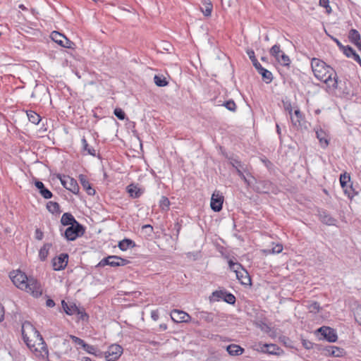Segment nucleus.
Here are the masks:
<instances>
[{
    "label": "nucleus",
    "instance_id": "dca6fc26",
    "mask_svg": "<svg viewBox=\"0 0 361 361\" xmlns=\"http://www.w3.org/2000/svg\"><path fill=\"white\" fill-rule=\"evenodd\" d=\"M236 278L243 285L248 286L251 284V279L249 276L248 272L245 269H240L237 271Z\"/></svg>",
    "mask_w": 361,
    "mask_h": 361
},
{
    "label": "nucleus",
    "instance_id": "c03bdc74",
    "mask_svg": "<svg viewBox=\"0 0 361 361\" xmlns=\"http://www.w3.org/2000/svg\"><path fill=\"white\" fill-rule=\"evenodd\" d=\"M343 190L349 197H353L356 194L353 186L349 184L347 187L345 188V189H343Z\"/></svg>",
    "mask_w": 361,
    "mask_h": 361
},
{
    "label": "nucleus",
    "instance_id": "680f3d73",
    "mask_svg": "<svg viewBox=\"0 0 361 361\" xmlns=\"http://www.w3.org/2000/svg\"><path fill=\"white\" fill-rule=\"evenodd\" d=\"M331 39L334 40V42H336V44H337V46L339 47V49L341 50L344 45H343L341 44V42L338 39H336V38H335L334 37H331Z\"/></svg>",
    "mask_w": 361,
    "mask_h": 361
},
{
    "label": "nucleus",
    "instance_id": "2eb2a0df",
    "mask_svg": "<svg viewBox=\"0 0 361 361\" xmlns=\"http://www.w3.org/2000/svg\"><path fill=\"white\" fill-rule=\"evenodd\" d=\"M213 297H214L217 300L220 299H223L225 302L233 305L235 302V296L231 293H228L226 292L219 290L215 291L212 293Z\"/></svg>",
    "mask_w": 361,
    "mask_h": 361
},
{
    "label": "nucleus",
    "instance_id": "423d86ee",
    "mask_svg": "<svg viewBox=\"0 0 361 361\" xmlns=\"http://www.w3.org/2000/svg\"><path fill=\"white\" fill-rule=\"evenodd\" d=\"M83 233L82 226L79 223H76L66 229L64 235L68 240H75L78 237L82 235Z\"/></svg>",
    "mask_w": 361,
    "mask_h": 361
},
{
    "label": "nucleus",
    "instance_id": "052dcab7",
    "mask_svg": "<svg viewBox=\"0 0 361 361\" xmlns=\"http://www.w3.org/2000/svg\"><path fill=\"white\" fill-rule=\"evenodd\" d=\"M231 164L233 166V167H234L235 169H236V166H238L239 168L242 166L240 162L237 160H235V159L232 160L231 161Z\"/></svg>",
    "mask_w": 361,
    "mask_h": 361
},
{
    "label": "nucleus",
    "instance_id": "f3484780",
    "mask_svg": "<svg viewBox=\"0 0 361 361\" xmlns=\"http://www.w3.org/2000/svg\"><path fill=\"white\" fill-rule=\"evenodd\" d=\"M35 185L38 189L39 192L44 199H50L52 197V192L44 187V183L39 180L35 181Z\"/></svg>",
    "mask_w": 361,
    "mask_h": 361
},
{
    "label": "nucleus",
    "instance_id": "e433bc0d",
    "mask_svg": "<svg viewBox=\"0 0 361 361\" xmlns=\"http://www.w3.org/2000/svg\"><path fill=\"white\" fill-rule=\"evenodd\" d=\"M81 141H82L83 150L87 151V154H89L90 155L95 156V154H96L95 149L89 146L86 139L85 137H83Z\"/></svg>",
    "mask_w": 361,
    "mask_h": 361
},
{
    "label": "nucleus",
    "instance_id": "5fc2aeb1",
    "mask_svg": "<svg viewBox=\"0 0 361 361\" xmlns=\"http://www.w3.org/2000/svg\"><path fill=\"white\" fill-rule=\"evenodd\" d=\"M151 317L154 321H157L159 319V312L158 310H152L151 312Z\"/></svg>",
    "mask_w": 361,
    "mask_h": 361
},
{
    "label": "nucleus",
    "instance_id": "37998d69",
    "mask_svg": "<svg viewBox=\"0 0 361 361\" xmlns=\"http://www.w3.org/2000/svg\"><path fill=\"white\" fill-rule=\"evenodd\" d=\"M69 337L75 344L81 346L82 348H84V345H85L86 344V343L82 339L75 336L70 335Z\"/></svg>",
    "mask_w": 361,
    "mask_h": 361
},
{
    "label": "nucleus",
    "instance_id": "2f4dec72",
    "mask_svg": "<svg viewBox=\"0 0 361 361\" xmlns=\"http://www.w3.org/2000/svg\"><path fill=\"white\" fill-rule=\"evenodd\" d=\"M47 209L51 214H58L60 212V207L57 202L49 201L47 204Z\"/></svg>",
    "mask_w": 361,
    "mask_h": 361
},
{
    "label": "nucleus",
    "instance_id": "864d4df0",
    "mask_svg": "<svg viewBox=\"0 0 361 361\" xmlns=\"http://www.w3.org/2000/svg\"><path fill=\"white\" fill-rule=\"evenodd\" d=\"M62 306H63V308L64 309L65 312H66V314H73L72 310L68 307L67 303H66L64 301H62Z\"/></svg>",
    "mask_w": 361,
    "mask_h": 361
},
{
    "label": "nucleus",
    "instance_id": "4be33fe9",
    "mask_svg": "<svg viewBox=\"0 0 361 361\" xmlns=\"http://www.w3.org/2000/svg\"><path fill=\"white\" fill-rule=\"evenodd\" d=\"M203 7L200 8L201 11L204 14V16L209 17L211 16L213 5L210 0H203L202 1Z\"/></svg>",
    "mask_w": 361,
    "mask_h": 361
},
{
    "label": "nucleus",
    "instance_id": "bf43d9fd",
    "mask_svg": "<svg viewBox=\"0 0 361 361\" xmlns=\"http://www.w3.org/2000/svg\"><path fill=\"white\" fill-rule=\"evenodd\" d=\"M46 305H47V307H54V305H55V302H54V301L53 300H51V299H48V300H47V301H46Z\"/></svg>",
    "mask_w": 361,
    "mask_h": 361
},
{
    "label": "nucleus",
    "instance_id": "72a5a7b5",
    "mask_svg": "<svg viewBox=\"0 0 361 361\" xmlns=\"http://www.w3.org/2000/svg\"><path fill=\"white\" fill-rule=\"evenodd\" d=\"M83 349L89 354L94 355L95 356H101L102 353L98 350L94 346L87 343L84 345Z\"/></svg>",
    "mask_w": 361,
    "mask_h": 361
},
{
    "label": "nucleus",
    "instance_id": "4468645a",
    "mask_svg": "<svg viewBox=\"0 0 361 361\" xmlns=\"http://www.w3.org/2000/svg\"><path fill=\"white\" fill-rule=\"evenodd\" d=\"M68 257L67 254H61L58 257L54 258L52 262L54 269L60 271L65 269L68 264Z\"/></svg>",
    "mask_w": 361,
    "mask_h": 361
},
{
    "label": "nucleus",
    "instance_id": "8fccbe9b",
    "mask_svg": "<svg viewBox=\"0 0 361 361\" xmlns=\"http://www.w3.org/2000/svg\"><path fill=\"white\" fill-rule=\"evenodd\" d=\"M35 238L36 239L40 240H42L43 238L44 234H43V232L41 230L37 228L35 230Z\"/></svg>",
    "mask_w": 361,
    "mask_h": 361
},
{
    "label": "nucleus",
    "instance_id": "774afa93",
    "mask_svg": "<svg viewBox=\"0 0 361 361\" xmlns=\"http://www.w3.org/2000/svg\"><path fill=\"white\" fill-rule=\"evenodd\" d=\"M265 39H266V40H269V37L267 36V37H265Z\"/></svg>",
    "mask_w": 361,
    "mask_h": 361
},
{
    "label": "nucleus",
    "instance_id": "aec40b11",
    "mask_svg": "<svg viewBox=\"0 0 361 361\" xmlns=\"http://www.w3.org/2000/svg\"><path fill=\"white\" fill-rule=\"evenodd\" d=\"M317 137L319 140L322 147H326L329 145L328 136L326 133L322 129L316 131Z\"/></svg>",
    "mask_w": 361,
    "mask_h": 361
},
{
    "label": "nucleus",
    "instance_id": "f257e3e1",
    "mask_svg": "<svg viewBox=\"0 0 361 361\" xmlns=\"http://www.w3.org/2000/svg\"><path fill=\"white\" fill-rule=\"evenodd\" d=\"M311 68L314 77L326 85V91L330 94L335 93L338 82L337 73L334 69L317 58L312 59Z\"/></svg>",
    "mask_w": 361,
    "mask_h": 361
},
{
    "label": "nucleus",
    "instance_id": "1a4fd4ad",
    "mask_svg": "<svg viewBox=\"0 0 361 361\" xmlns=\"http://www.w3.org/2000/svg\"><path fill=\"white\" fill-rule=\"evenodd\" d=\"M60 180L63 186L73 193L77 194L79 192L78 184L74 178L70 176H63L60 178Z\"/></svg>",
    "mask_w": 361,
    "mask_h": 361
},
{
    "label": "nucleus",
    "instance_id": "9b49d317",
    "mask_svg": "<svg viewBox=\"0 0 361 361\" xmlns=\"http://www.w3.org/2000/svg\"><path fill=\"white\" fill-rule=\"evenodd\" d=\"M224 197L219 191H214L211 197L210 206L214 212H219L222 209Z\"/></svg>",
    "mask_w": 361,
    "mask_h": 361
},
{
    "label": "nucleus",
    "instance_id": "13d9d810",
    "mask_svg": "<svg viewBox=\"0 0 361 361\" xmlns=\"http://www.w3.org/2000/svg\"><path fill=\"white\" fill-rule=\"evenodd\" d=\"M247 54L249 58L250 59L251 61H253V60L257 59L255 58V52L253 50H250V49L247 50Z\"/></svg>",
    "mask_w": 361,
    "mask_h": 361
},
{
    "label": "nucleus",
    "instance_id": "f03ea898",
    "mask_svg": "<svg viewBox=\"0 0 361 361\" xmlns=\"http://www.w3.org/2000/svg\"><path fill=\"white\" fill-rule=\"evenodd\" d=\"M22 336L27 346L37 353V356L47 358L49 350L39 332L30 322H25L22 325Z\"/></svg>",
    "mask_w": 361,
    "mask_h": 361
},
{
    "label": "nucleus",
    "instance_id": "09e8293b",
    "mask_svg": "<svg viewBox=\"0 0 361 361\" xmlns=\"http://www.w3.org/2000/svg\"><path fill=\"white\" fill-rule=\"evenodd\" d=\"M355 318L356 322L361 325V305L357 307L355 310Z\"/></svg>",
    "mask_w": 361,
    "mask_h": 361
},
{
    "label": "nucleus",
    "instance_id": "0e129e2a",
    "mask_svg": "<svg viewBox=\"0 0 361 361\" xmlns=\"http://www.w3.org/2000/svg\"><path fill=\"white\" fill-rule=\"evenodd\" d=\"M82 361H91V359L90 357H85L82 358Z\"/></svg>",
    "mask_w": 361,
    "mask_h": 361
},
{
    "label": "nucleus",
    "instance_id": "6ab92c4d",
    "mask_svg": "<svg viewBox=\"0 0 361 361\" xmlns=\"http://www.w3.org/2000/svg\"><path fill=\"white\" fill-rule=\"evenodd\" d=\"M127 192L133 198H137L142 194V190L135 184H130L127 187Z\"/></svg>",
    "mask_w": 361,
    "mask_h": 361
},
{
    "label": "nucleus",
    "instance_id": "f704fd0d",
    "mask_svg": "<svg viewBox=\"0 0 361 361\" xmlns=\"http://www.w3.org/2000/svg\"><path fill=\"white\" fill-rule=\"evenodd\" d=\"M154 82L158 87H165L168 85L166 78L162 75H155Z\"/></svg>",
    "mask_w": 361,
    "mask_h": 361
},
{
    "label": "nucleus",
    "instance_id": "603ef678",
    "mask_svg": "<svg viewBox=\"0 0 361 361\" xmlns=\"http://www.w3.org/2000/svg\"><path fill=\"white\" fill-rule=\"evenodd\" d=\"M284 109H285L286 111H287L288 112L290 116L292 115L293 109H292L291 104L290 102H285L284 103Z\"/></svg>",
    "mask_w": 361,
    "mask_h": 361
},
{
    "label": "nucleus",
    "instance_id": "c85d7f7f",
    "mask_svg": "<svg viewBox=\"0 0 361 361\" xmlns=\"http://www.w3.org/2000/svg\"><path fill=\"white\" fill-rule=\"evenodd\" d=\"M27 116L28 120L35 125L38 124L41 121V117L39 116V115L33 111H27Z\"/></svg>",
    "mask_w": 361,
    "mask_h": 361
},
{
    "label": "nucleus",
    "instance_id": "20e7f679",
    "mask_svg": "<svg viewBox=\"0 0 361 361\" xmlns=\"http://www.w3.org/2000/svg\"><path fill=\"white\" fill-rule=\"evenodd\" d=\"M271 56L274 57L276 61L283 66H289L290 59L281 49L279 44L274 45L269 50Z\"/></svg>",
    "mask_w": 361,
    "mask_h": 361
},
{
    "label": "nucleus",
    "instance_id": "6e6552de",
    "mask_svg": "<svg viewBox=\"0 0 361 361\" xmlns=\"http://www.w3.org/2000/svg\"><path fill=\"white\" fill-rule=\"evenodd\" d=\"M123 353V348L121 345L113 344L110 345L105 353V357L109 361H115L118 359Z\"/></svg>",
    "mask_w": 361,
    "mask_h": 361
},
{
    "label": "nucleus",
    "instance_id": "de8ad7c7",
    "mask_svg": "<svg viewBox=\"0 0 361 361\" xmlns=\"http://www.w3.org/2000/svg\"><path fill=\"white\" fill-rule=\"evenodd\" d=\"M114 114L115 116L120 120H123L125 118V113L124 111L120 109V108H116L114 110Z\"/></svg>",
    "mask_w": 361,
    "mask_h": 361
},
{
    "label": "nucleus",
    "instance_id": "338daca9",
    "mask_svg": "<svg viewBox=\"0 0 361 361\" xmlns=\"http://www.w3.org/2000/svg\"><path fill=\"white\" fill-rule=\"evenodd\" d=\"M145 227H146V228H147V227H149V228H152V227L150 225H146V226H145Z\"/></svg>",
    "mask_w": 361,
    "mask_h": 361
},
{
    "label": "nucleus",
    "instance_id": "0eeeda50",
    "mask_svg": "<svg viewBox=\"0 0 361 361\" xmlns=\"http://www.w3.org/2000/svg\"><path fill=\"white\" fill-rule=\"evenodd\" d=\"M51 37L54 42L63 47L69 49L73 48L74 43L59 32H52Z\"/></svg>",
    "mask_w": 361,
    "mask_h": 361
},
{
    "label": "nucleus",
    "instance_id": "7ed1b4c3",
    "mask_svg": "<svg viewBox=\"0 0 361 361\" xmlns=\"http://www.w3.org/2000/svg\"><path fill=\"white\" fill-rule=\"evenodd\" d=\"M9 276L18 288L25 290L35 298L42 295V288L37 279L32 277L28 278L25 273L20 270L11 271Z\"/></svg>",
    "mask_w": 361,
    "mask_h": 361
},
{
    "label": "nucleus",
    "instance_id": "cd10ccee",
    "mask_svg": "<svg viewBox=\"0 0 361 361\" xmlns=\"http://www.w3.org/2000/svg\"><path fill=\"white\" fill-rule=\"evenodd\" d=\"M198 317L201 320L210 323L214 321V315L212 313L202 311L198 312Z\"/></svg>",
    "mask_w": 361,
    "mask_h": 361
},
{
    "label": "nucleus",
    "instance_id": "5701e85b",
    "mask_svg": "<svg viewBox=\"0 0 361 361\" xmlns=\"http://www.w3.org/2000/svg\"><path fill=\"white\" fill-rule=\"evenodd\" d=\"M348 38L350 41L355 46L361 42V37L359 32L355 29H351L349 32Z\"/></svg>",
    "mask_w": 361,
    "mask_h": 361
},
{
    "label": "nucleus",
    "instance_id": "ea45409f",
    "mask_svg": "<svg viewBox=\"0 0 361 361\" xmlns=\"http://www.w3.org/2000/svg\"><path fill=\"white\" fill-rule=\"evenodd\" d=\"M308 310L312 313H317L320 310L319 304L317 302H312L307 306Z\"/></svg>",
    "mask_w": 361,
    "mask_h": 361
},
{
    "label": "nucleus",
    "instance_id": "e2e57ef3",
    "mask_svg": "<svg viewBox=\"0 0 361 361\" xmlns=\"http://www.w3.org/2000/svg\"><path fill=\"white\" fill-rule=\"evenodd\" d=\"M276 132H277V133H278L279 135H280V134H281V128H280V127H279V124H276Z\"/></svg>",
    "mask_w": 361,
    "mask_h": 361
},
{
    "label": "nucleus",
    "instance_id": "b1692460",
    "mask_svg": "<svg viewBox=\"0 0 361 361\" xmlns=\"http://www.w3.org/2000/svg\"><path fill=\"white\" fill-rule=\"evenodd\" d=\"M319 217H320L321 221L324 224H327V225H334L336 221V220L335 219L331 217V215H329V214H327L325 212H322L319 214Z\"/></svg>",
    "mask_w": 361,
    "mask_h": 361
},
{
    "label": "nucleus",
    "instance_id": "6e6d98bb",
    "mask_svg": "<svg viewBox=\"0 0 361 361\" xmlns=\"http://www.w3.org/2000/svg\"><path fill=\"white\" fill-rule=\"evenodd\" d=\"M252 62L255 68L257 70V71H260L261 68H263L262 65L258 62L257 59H255Z\"/></svg>",
    "mask_w": 361,
    "mask_h": 361
},
{
    "label": "nucleus",
    "instance_id": "69168bd1",
    "mask_svg": "<svg viewBox=\"0 0 361 361\" xmlns=\"http://www.w3.org/2000/svg\"><path fill=\"white\" fill-rule=\"evenodd\" d=\"M360 51H361V42L357 43V45L356 46Z\"/></svg>",
    "mask_w": 361,
    "mask_h": 361
},
{
    "label": "nucleus",
    "instance_id": "bb28decb",
    "mask_svg": "<svg viewBox=\"0 0 361 361\" xmlns=\"http://www.w3.org/2000/svg\"><path fill=\"white\" fill-rule=\"evenodd\" d=\"M118 247L123 250V251H126L127 250L129 247H134L135 246V243L130 240V239H124L121 241H120L118 243Z\"/></svg>",
    "mask_w": 361,
    "mask_h": 361
},
{
    "label": "nucleus",
    "instance_id": "79ce46f5",
    "mask_svg": "<svg viewBox=\"0 0 361 361\" xmlns=\"http://www.w3.org/2000/svg\"><path fill=\"white\" fill-rule=\"evenodd\" d=\"M345 56L348 58L353 56L355 51L350 46H343L341 49Z\"/></svg>",
    "mask_w": 361,
    "mask_h": 361
},
{
    "label": "nucleus",
    "instance_id": "393cba45",
    "mask_svg": "<svg viewBox=\"0 0 361 361\" xmlns=\"http://www.w3.org/2000/svg\"><path fill=\"white\" fill-rule=\"evenodd\" d=\"M227 351L231 355H240L244 350L238 345L231 344L227 347Z\"/></svg>",
    "mask_w": 361,
    "mask_h": 361
},
{
    "label": "nucleus",
    "instance_id": "a18cd8bd",
    "mask_svg": "<svg viewBox=\"0 0 361 361\" xmlns=\"http://www.w3.org/2000/svg\"><path fill=\"white\" fill-rule=\"evenodd\" d=\"M224 106L229 111H235L236 110V104L233 100L226 102Z\"/></svg>",
    "mask_w": 361,
    "mask_h": 361
},
{
    "label": "nucleus",
    "instance_id": "a211bd4d",
    "mask_svg": "<svg viewBox=\"0 0 361 361\" xmlns=\"http://www.w3.org/2000/svg\"><path fill=\"white\" fill-rule=\"evenodd\" d=\"M79 178L83 189L87 192V193L89 195H94L95 194V190L92 188L91 184L86 179L85 176L80 175Z\"/></svg>",
    "mask_w": 361,
    "mask_h": 361
},
{
    "label": "nucleus",
    "instance_id": "473e14b6",
    "mask_svg": "<svg viewBox=\"0 0 361 361\" xmlns=\"http://www.w3.org/2000/svg\"><path fill=\"white\" fill-rule=\"evenodd\" d=\"M327 352L329 355L334 357H341L344 353L342 348L336 346H331L329 349H327Z\"/></svg>",
    "mask_w": 361,
    "mask_h": 361
},
{
    "label": "nucleus",
    "instance_id": "c756f323",
    "mask_svg": "<svg viewBox=\"0 0 361 361\" xmlns=\"http://www.w3.org/2000/svg\"><path fill=\"white\" fill-rule=\"evenodd\" d=\"M50 247H51V244L46 243L39 250V257L42 261L45 260L46 258L47 257Z\"/></svg>",
    "mask_w": 361,
    "mask_h": 361
},
{
    "label": "nucleus",
    "instance_id": "9d476101",
    "mask_svg": "<svg viewBox=\"0 0 361 361\" xmlns=\"http://www.w3.org/2000/svg\"><path fill=\"white\" fill-rule=\"evenodd\" d=\"M255 349L262 353H267L271 355L279 354L280 348L276 344H267L259 343L255 345Z\"/></svg>",
    "mask_w": 361,
    "mask_h": 361
},
{
    "label": "nucleus",
    "instance_id": "4c0bfd02",
    "mask_svg": "<svg viewBox=\"0 0 361 361\" xmlns=\"http://www.w3.org/2000/svg\"><path fill=\"white\" fill-rule=\"evenodd\" d=\"M283 250V246L281 244H277L273 247L271 250H264V252L268 254H279Z\"/></svg>",
    "mask_w": 361,
    "mask_h": 361
},
{
    "label": "nucleus",
    "instance_id": "ddd939ff",
    "mask_svg": "<svg viewBox=\"0 0 361 361\" xmlns=\"http://www.w3.org/2000/svg\"><path fill=\"white\" fill-rule=\"evenodd\" d=\"M321 335L329 342H335L337 340L336 331L328 326H322L318 329Z\"/></svg>",
    "mask_w": 361,
    "mask_h": 361
},
{
    "label": "nucleus",
    "instance_id": "58836bf2",
    "mask_svg": "<svg viewBox=\"0 0 361 361\" xmlns=\"http://www.w3.org/2000/svg\"><path fill=\"white\" fill-rule=\"evenodd\" d=\"M170 206L169 200L164 196H162L159 201V207L162 210H168Z\"/></svg>",
    "mask_w": 361,
    "mask_h": 361
},
{
    "label": "nucleus",
    "instance_id": "a19ab883",
    "mask_svg": "<svg viewBox=\"0 0 361 361\" xmlns=\"http://www.w3.org/2000/svg\"><path fill=\"white\" fill-rule=\"evenodd\" d=\"M228 265L230 269L234 271L235 274H237V271H240V269H244L240 264L238 262H233L231 259L228 261Z\"/></svg>",
    "mask_w": 361,
    "mask_h": 361
},
{
    "label": "nucleus",
    "instance_id": "a878e982",
    "mask_svg": "<svg viewBox=\"0 0 361 361\" xmlns=\"http://www.w3.org/2000/svg\"><path fill=\"white\" fill-rule=\"evenodd\" d=\"M258 73L262 75V79L266 83H270L273 80L272 73L265 69V68H261L260 71H258Z\"/></svg>",
    "mask_w": 361,
    "mask_h": 361
},
{
    "label": "nucleus",
    "instance_id": "39448f33",
    "mask_svg": "<svg viewBox=\"0 0 361 361\" xmlns=\"http://www.w3.org/2000/svg\"><path fill=\"white\" fill-rule=\"evenodd\" d=\"M129 261L126 259H123L116 255H111L107 257L102 259L97 265V267H104L109 265L111 267H120L125 266L128 264Z\"/></svg>",
    "mask_w": 361,
    "mask_h": 361
},
{
    "label": "nucleus",
    "instance_id": "f8f14e48",
    "mask_svg": "<svg viewBox=\"0 0 361 361\" xmlns=\"http://www.w3.org/2000/svg\"><path fill=\"white\" fill-rule=\"evenodd\" d=\"M171 319L176 323L180 322H188L191 317L190 316L184 311L179 310H173L171 313Z\"/></svg>",
    "mask_w": 361,
    "mask_h": 361
},
{
    "label": "nucleus",
    "instance_id": "4d7b16f0",
    "mask_svg": "<svg viewBox=\"0 0 361 361\" xmlns=\"http://www.w3.org/2000/svg\"><path fill=\"white\" fill-rule=\"evenodd\" d=\"M350 58L353 59L361 66V59H360V56L356 53V51L354 53L353 56H351Z\"/></svg>",
    "mask_w": 361,
    "mask_h": 361
},
{
    "label": "nucleus",
    "instance_id": "7c9ffc66",
    "mask_svg": "<svg viewBox=\"0 0 361 361\" xmlns=\"http://www.w3.org/2000/svg\"><path fill=\"white\" fill-rule=\"evenodd\" d=\"M292 123L294 126H300V121L302 119V115L299 109H295L294 111V116H290Z\"/></svg>",
    "mask_w": 361,
    "mask_h": 361
},
{
    "label": "nucleus",
    "instance_id": "412c9836",
    "mask_svg": "<svg viewBox=\"0 0 361 361\" xmlns=\"http://www.w3.org/2000/svg\"><path fill=\"white\" fill-rule=\"evenodd\" d=\"M61 222L63 226H72V224H75L78 223L73 216L70 213H64L61 219Z\"/></svg>",
    "mask_w": 361,
    "mask_h": 361
},
{
    "label": "nucleus",
    "instance_id": "49530a36",
    "mask_svg": "<svg viewBox=\"0 0 361 361\" xmlns=\"http://www.w3.org/2000/svg\"><path fill=\"white\" fill-rule=\"evenodd\" d=\"M319 5L321 6L324 7L326 9L327 13H331V8L329 6V0H319Z\"/></svg>",
    "mask_w": 361,
    "mask_h": 361
},
{
    "label": "nucleus",
    "instance_id": "3c124183",
    "mask_svg": "<svg viewBox=\"0 0 361 361\" xmlns=\"http://www.w3.org/2000/svg\"><path fill=\"white\" fill-rule=\"evenodd\" d=\"M242 169H243V166H241V167H240V168H239V167H238V166H236V169H235V170H236V172H237L238 175V176H239L242 179H243L245 181H246L245 176H244V174H243V172Z\"/></svg>",
    "mask_w": 361,
    "mask_h": 361
},
{
    "label": "nucleus",
    "instance_id": "c9c22d12",
    "mask_svg": "<svg viewBox=\"0 0 361 361\" xmlns=\"http://www.w3.org/2000/svg\"><path fill=\"white\" fill-rule=\"evenodd\" d=\"M350 181V176L349 174L344 173L340 176V183L343 189L348 185Z\"/></svg>",
    "mask_w": 361,
    "mask_h": 361
}]
</instances>
